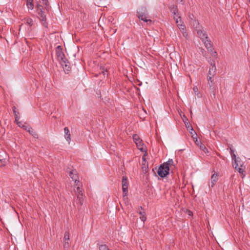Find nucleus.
Returning <instances> with one entry per match:
<instances>
[{
  "label": "nucleus",
  "mask_w": 250,
  "mask_h": 250,
  "mask_svg": "<svg viewBox=\"0 0 250 250\" xmlns=\"http://www.w3.org/2000/svg\"><path fill=\"white\" fill-rule=\"evenodd\" d=\"M184 117H185V119H183V121L186 125V127L187 128V129L189 130H191V131H190V133L191 134H192L193 133H193L196 135L195 132L193 130V129L192 127V126L190 125V124L188 122V118L185 116L184 115Z\"/></svg>",
  "instance_id": "a211bd4d"
},
{
  "label": "nucleus",
  "mask_w": 250,
  "mask_h": 250,
  "mask_svg": "<svg viewBox=\"0 0 250 250\" xmlns=\"http://www.w3.org/2000/svg\"><path fill=\"white\" fill-rule=\"evenodd\" d=\"M241 167H242L239 166L238 167H237V168L235 169H236L240 173L243 174L245 171L243 168H241Z\"/></svg>",
  "instance_id": "c756f323"
},
{
  "label": "nucleus",
  "mask_w": 250,
  "mask_h": 250,
  "mask_svg": "<svg viewBox=\"0 0 250 250\" xmlns=\"http://www.w3.org/2000/svg\"><path fill=\"white\" fill-rule=\"evenodd\" d=\"M75 192L77 194V196H83V192L80 190V188L79 186H78L76 188V190H75Z\"/></svg>",
  "instance_id": "a878e982"
},
{
  "label": "nucleus",
  "mask_w": 250,
  "mask_h": 250,
  "mask_svg": "<svg viewBox=\"0 0 250 250\" xmlns=\"http://www.w3.org/2000/svg\"><path fill=\"white\" fill-rule=\"evenodd\" d=\"M169 9L170 11L173 14L174 19L177 18L178 16H179L178 14V9L177 6H175L174 5H171L169 6Z\"/></svg>",
  "instance_id": "ddd939ff"
},
{
  "label": "nucleus",
  "mask_w": 250,
  "mask_h": 250,
  "mask_svg": "<svg viewBox=\"0 0 250 250\" xmlns=\"http://www.w3.org/2000/svg\"><path fill=\"white\" fill-rule=\"evenodd\" d=\"M137 212L140 215V219L143 222H145L146 220V214L145 210H143L142 206L139 207Z\"/></svg>",
  "instance_id": "9d476101"
},
{
  "label": "nucleus",
  "mask_w": 250,
  "mask_h": 250,
  "mask_svg": "<svg viewBox=\"0 0 250 250\" xmlns=\"http://www.w3.org/2000/svg\"><path fill=\"white\" fill-rule=\"evenodd\" d=\"M38 14L40 16V19L42 22V24L45 27H47V23L46 22V17L42 9H40V11H38Z\"/></svg>",
  "instance_id": "6e6552de"
},
{
  "label": "nucleus",
  "mask_w": 250,
  "mask_h": 250,
  "mask_svg": "<svg viewBox=\"0 0 250 250\" xmlns=\"http://www.w3.org/2000/svg\"><path fill=\"white\" fill-rule=\"evenodd\" d=\"M175 20L176 23H177V25L178 26L179 28L181 30H184V29L185 28V25L183 24V22L182 21L181 17L178 16V17L176 18Z\"/></svg>",
  "instance_id": "dca6fc26"
},
{
  "label": "nucleus",
  "mask_w": 250,
  "mask_h": 250,
  "mask_svg": "<svg viewBox=\"0 0 250 250\" xmlns=\"http://www.w3.org/2000/svg\"><path fill=\"white\" fill-rule=\"evenodd\" d=\"M216 68L214 62L213 63L211 62L207 77L210 76L211 77H213L216 74Z\"/></svg>",
  "instance_id": "1a4fd4ad"
},
{
  "label": "nucleus",
  "mask_w": 250,
  "mask_h": 250,
  "mask_svg": "<svg viewBox=\"0 0 250 250\" xmlns=\"http://www.w3.org/2000/svg\"><path fill=\"white\" fill-rule=\"evenodd\" d=\"M181 31L182 33L183 36L185 38H187L188 35V33L186 32V28L184 29V30H181Z\"/></svg>",
  "instance_id": "7c9ffc66"
},
{
  "label": "nucleus",
  "mask_w": 250,
  "mask_h": 250,
  "mask_svg": "<svg viewBox=\"0 0 250 250\" xmlns=\"http://www.w3.org/2000/svg\"><path fill=\"white\" fill-rule=\"evenodd\" d=\"M122 189L123 192L124 193L126 194L128 193V182L127 180V178L125 176H123L122 181Z\"/></svg>",
  "instance_id": "39448f33"
},
{
  "label": "nucleus",
  "mask_w": 250,
  "mask_h": 250,
  "mask_svg": "<svg viewBox=\"0 0 250 250\" xmlns=\"http://www.w3.org/2000/svg\"><path fill=\"white\" fill-rule=\"evenodd\" d=\"M60 62L64 70L67 71H70V63L66 58L61 61Z\"/></svg>",
  "instance_id": "f8f14e48"
},
{
  "label": "nucleus",
  "mask_w": 250,
  "mask_h": 250,
  "mask_svg": "<svg viewBox=\"0 0 250 250\" xmlns=\"http://www.w3.org/2000/svg\"><path fill=\"white\" fill-rule=\"evenodd\" d=\"M213 77H211L210 76L207 77L208 80V85L209 87V90L212 92H214L215 90V87L214 85V83L213 82Z\"/></svg>",
  "instance_id": "9b49d317"
},
{
  "label": "nucleus",
  "mask_w": 250,
  "mask_h": 250,
  "mask_svg": "<svg viewBox=\"0 0 250 250\" xmlns=\"http://www.w3.org/2000/svg\"><path fill=\"white\" fill-rule=\"evenodd\" d=\"M146 8L142 7L141 9H139V11H137V17L140 20H142L145 22L149 21L150 22H151L152 21L151 20H147V17L146 14Z\"/></svg>",
  "instance_id": "f03ea898"
},
{
  "label": "nucleus",
  "mask_w": 250,
  "mask_h": 250,
  "mask_svg": "<svg viewBox=\"0 0 250 250\" xmlns=\"http://www.w3.org/2000/svg\"><path fill=\"white\" fill-rule=\"evenodd\" d=\"M22 127L27 130L29 133L31 134L35 138H38V134L36 133V132L30 126H26L25 125H22Z\"/></svg>",
  "instance_id": "4468645a"
},
{
  "label": "nucleus",
  "mask_w": 250,
  "mask_h": 250,
  "mask_svg": "<svg viewBox=\"0 0 250 250\" xmlns=\"http://www.w3.org/2000/svg\"><path fill=\"white\" fill-rule=\"evenodd\" d=\"M6 162L5 159H0V167H3L6 165Z\"/></svg>",
  "instance_id": "c85d7f7f"
},
{
  "label": "nucleus",
  "mask_w": 250,
  "mask_h": 250,
  "mask_svg": "<svg viewBox=\"0 0 250 250\" xmlns=\"http://www.w3.org/2000/svg\"><path fill=\"white\" fill-rule=\"evenodd\" d=\"M67 171L69 173V175L75 182V186H78L79 183L78 173L76 169L70 170V168H68Z\"/></svg>",
  "instance_id": "7ed1b4c3"
},
{
  "label": "nucleus",
  "mask_w": 250,
  "mask_h": 250,
  "mask_svg": "<svg viewBox=\"0 0 250 250\" xmlns=\"http://www.w3.org/2000/svg\"><path fill=\"white\" fill-rule=\"evenodd\" d=\"M127 193H126V194H125V193H123V199L124 200H125V199H127Z\"/></svg>",
  "instance_id": "f704fd0d"
},
{
  "label": "nucleus",
  "mask_w": 250,
  "mask_h": 250,
  "mask_svg": "<svg viewBox=\"0 0 250 250\" xmlns=\"http://www.w3.org/2000/svg\"><path fill=\"white\" fill-rule=\"evenodd\" d=\"M133 139L136 145L138 146H142L144 144L142 140L140 138L139 136L137 134H134L133 136Z\"/></svg>",
  "instance_id": "2eb2a0df"
},
{
  "label": "nucleus",
  "mask_w": 250,
  "mask_h": 250,
  "mask_svg": "<svg viewBox=\"0 0 250 250\" xmlns=\"http://www.w3.org/2000/svg\"><path fill=\"white\" fill-rule=\"evenodd\" d=\"M169 167L165 166L163 164L161 165L157 170L158 175L161 178H164L169 174Z\"/></svg>",
  "instance_id": "f257e3e1"
},
{
  "label": "nucleus",
  "mask_w": 250,
  "mask_h": 250,
  "mask_svg": "<svg viewBox=\"0 0 250 250\" xmlns=\"http://www.w3.org/2000/svg\"><path fill=\"white\" fill-rule=\"evenodd\" d=\"M143 159L144 160V161H145V159L144 158V156L143 157Z\"/></svg>",
  "instance_id": "79ce46f5"
},
{
  "label": "nucleus",
  "mask_w": 250,
  "mask_h": 250,
  "mask_svg": "<svg viewBox=\"0 0 250 250\" xmlns=\"http://www.w3.org/2000/svg\"><path fill=\"white\" fill-rule=\"evenodd\" d=\"M230 153L231 155V154L234 153V151L231 148H230Z\"/></svg>",
  "instance_id": "58836bf2"
},
{
  "label": "nucleus",
  "mask_w": 250,
  "mask_h": 250,
  "mask_svg": "<svg viewBox=\"0 0 250 250\" xmlns=\"http://www.w3.org/2000/svg\"><path fill=\"white\" fill-rule=\"evenodd\" d=\"M197 34L203 41H204L205 40L208 39L207 34L203 30H198L197 31Z\"/></svg>",
  "instance_id": "aec40b11"
},
{
  "label": "nucleus",
  "mask_w": 250,
  "mask_h": 250,
  "mask_svg": "<svg viewBox=\"0 0 250 250\" xmlns=\"http://www.w3.org/2000/svg\"><path fill=\"white\" fill-rule=\"evenodd\" d=\"M69 231H65L64 233V236L63 238V248L65 249H68L69 248L70 245L69 244Z\"/></svg>",
  "instance_id": "0eeeda50"
},
{
  "label": "nucleus",
  "mask_w": 250,
  "mask_h": 250,
  "mask_svg": "<svg viewBox=\"0 0 250 250\" xmlns=\"http://www.w3.org/2000/svg\"><path fill=\"white\" fill-rule=\"evenodd\" d=\"M203 151L205 153H207V152H208V149L205 147V146L204 145H203Z\"/></svg>",
  "instance_id": "473e14b6"
},
{
  "label": "nucleus",
  "mask_w": 250,
  "mask_h": 250,
  "mask_svg": "<svg viewBox=\"0 0 250 250\" xmlns=\"http://www.w3.org/2000/svg\"><path fill=\"white\" fill-rule=\"evenodd\" d=\"M101 72H99V74H102L104 77H107L109 74V72L107 68H105L104 66L100 67Z\"/></svg>",
  "instance_id": "4be33fe9"
},
{
  "label": "nucleus",
  "mask_w": 250,
  "mask_h": 250,
  "mask_svg": "<svg viewBox=\"0 0 250 250\" xmlns=\"http://www.w3.org/2000/svg\"><path fill=\"white\" fill-rule=\"evenodd\" d=\"M140 147H140V148H139V149H140L141 151H142V152L146 151V150H144V148H143V146H140Z\"/></svg>",
  "instance_id": "4c0bfd02"
},
{
  "label": "nucleus",
  "mask_w": 250,
  "mask_h": 250,
  "mask_svg": "<svg viewBox=\"0 0 250 250\" xmlns=\"http://www.w3.org/2000/svg\"><path fill=\"white\" fill-rule=\"evenodd\" d=\"M37 6V8H38V11H40V9H42V6L41 5H40L39 4H38Z\"/></svg>",
  "instance_id": "c9c22d12"
},
{
  "label": "nucleus",
  "mask_w": 250,
  "mask_h": 250,
  "mask_svg": "<svg viewBox=\"0 0 250 250\" xmlns=\"http://www.w3.org/2000/svg\"><path fill=\"white\" fill-rule=\"evenodd\" d=\"M204 44L207 49L210 51V53L212 56H217V53L216 51H214L212 47V45L210 43V41L208 40V39L205 40L204 41Z\"/></svg>",
  "instance_id": "423d86ee"
},
{
  "label": "nucleus",
  "mask_w": 250,
  "mask_h": 250,
  "mask_svg": "<svg viewBox=\"0 0 250 250\" xmlns=\"http://www.w3.org/2000/svg\"><path fill=\"white\" fill-rule=\"evenodd\" d=\"M147 169H148V167H142V169H143V171L144 172H147Z\"/></svg>",
  "instance_id": "72a5a7b5"
},
{
  "label": "nucleus",
  "mask_w": 250,
  "mask_h": 250,
  "mask_svg": "<svg viewBox=\"0 0 250 250\" xmlns=\"http://www.w3.org/2000/svg\"><path fill=\"white\" fill-rule=\"evenodd\" d=\"M13 111L14 113V116L15 118V122L19 126H21V122H18V120L20 119V117L19 116V112L17 110H16V108L15 106L12 107Z\"/></svg>",
  "instance_id": "f3484780"
},
{
  "label": "nucleus",
  "mask_w": 250,
  "mask_h": 250,
  "mask_svg": "<svg viewBox=\"0 0 250 250\" xmlns=\"http://www.w3.org/2000/svg\"><path fill=\"white\" fill-rule=\"evenodd\" d=\"M56 54L58 60L59 62L64 59L65 55L62 51V48L61 46L58 45L56 48Z\"/></svg>",
  "instance_id": "20e7f679"
},
{
  "label": "nucleus",
  "mask_w": 250,
  "mask_h": 250,
  "mask_svg": "<svg viewBox=\"0 0 250 250\" xmlns=\"http://www.w3.org/2000/svg\"><path fill=\"white\" fill-rule=\"evenodd\" d=\"M64 131L65 133V139L67 140V142H68V143H69L71 140V134L70 133L69 128L67 127H65L64 128Z\"/></svg>",
  "instance_id": "6ab92c4d"
},
{
  "label": "nucleus",
  "mask_w": 250,
  "mask_h": 250,
  "mask_svg": "<svg viewBox=\"0 0 250 250\" xmlns=\"http://www.w3.org/2000/svg\"><path fill=\"white\" fill-rule=\"evenodd\" d=\"M26 5L29 9H33L34 8L33 0H26Z\"/></svg>",
  "instance_id": "b1692460"
},
{
  "label": "nucleus",
  "mask_w": 250,
  "mask_h": 250,
  "mask_svg": "<svg viewBox=\"0 0 250 250\" xmlns=\"http://www.w3.org/2000/svg\"><path fill=\"white\" fill-rule=\"evenodd\" d=\"M42 4L45 6H47L48 5V0H42Z\"/></svg>",
  "instance_id": "2f4dec72"
},
{
  "label": "nucleus",
  "mask_w": 250,
  "mask_h": 250,
  "mask_svg": "<svg viewBox=\"0 0 250 250\" xmlns=\"http://www.w3.org/2000/svg\"><path fill=\"white\" fill-rule=\"evenodd\" d=\"M232 165L235 168H237V167L239 166L242 167L241 159L239 157L235 158V160H234V162L232 164Z\"/></svg>",
  "instance_id": "412c9836"
},
{
  "label": "nucleus",
  "mask_w": 250,
  "mask_h": 250,
  "mask_svg": "<svg viewBox=\"0 0 250 250\" xmlns=\"http://www.w3.org/2000/svg\"><path fill=\"white\" fill-rule=\"evenodd\" d=\"M165 166H167L169 167L170 166H172L173 164V161L172 159H169L167 162L163 163Z\"/></svg>",
  "instance_id": "393cba45"
},
{
  "label": "nucleus",
  "mask_w": 250,
  "mask_h": 250,
  "mask_svg": "<svg viewBox=\"0 0 250 250\" xmlns=\"http://www.w3.org/2000/svg\"><path fill=\"white\" fill-rule=\"evenodd\" d=\"M203 145H204L203 144H202V143H201V145L200 146V148L203 150Z\"/></svg>",
  "instance_id": "ea45409f"
},
{
  "label": "nucleus",
  "mask_w": 250,
  "mask_h": 250,
  "mask_svg": "<svg viewBox=\"0 0 250 250\" xmlns=\"http://www.w3.org/2000/svg\"><path fill=\"white\" fill-rule=\"evenodd\" d=\"M83 196H77V202L79 204L80 206H82L83 204Z\"/></svg>",
  "instance_id": "bb28decb"
},
{
  "label": "nucleus",
  "mask_w": 250,
  "mask_h": 250,
  "mask_svg": "<svg viewBox=\"0 0 250 250\" xmlns=\"http://www.w3.org/2000/svg\"><path fill=\"white\" fill-rule=\"evenodd\" d=\"M26 23L29 24L30 26H31L33 24V20L31 18H25L24 19Z\"/></svg>",
  "instance_id": "cd10ccee"
},
{
  "label": "nucleus",
  "mask_w": 250,
  "mask_h": 250,
  "mask_svg": "<svg viewBox=\"0 0 250 250\" xmlns=\"http://www.w3.org/2000/svg\"><path fill=\"white\" fill-rule=\"evenodd\" d=\"M231 158L233 160H235V158H237L236 157V155L234 153H233V154H231Z\"/></svg>",
  "instance_id": "e433bc0d"
},
{
  "label": "nucleus",
  "mask_w": 250,
  "mask_h": 250,
  "mask_svg": "<svg viewBox=\"0 0 250 250\" xmlns=\"http://www.w3.org/2000/svg\"><path fill=\"white\" fill-rule=\"evenodd\" d=\"M218 180V174L214 173L211 177V187H213Z\"/></svg>",
  "instance_id": "5701e85b"
},
{
  "label": "nucleus",
  "mask_w": 250,
  "mask_h": 250,
  "mask_svg": "<svg viewBox=\"0 0 250 250\" xmlns=\"http://www.w3.org/2000/svg\"><path fill=\"white\" fill-rule=\"evenodd\" d=\"M204 52H206V51L204 49H202V52L203 54H204Z\"/></svg>",
  "instance_id": "a19ab883"
}]
</instances>
